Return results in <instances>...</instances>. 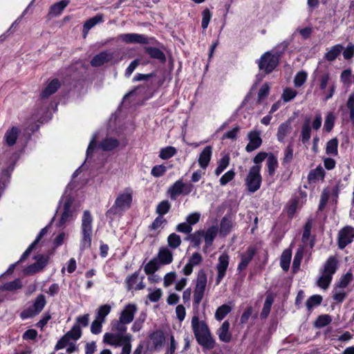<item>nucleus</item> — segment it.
<instances>
[{
	"label": "nucleus",
	"mask_w": 354,
	"mask_h": 354,
	"mask_svg": "<svg viewBox=\"0 0 354 354\" xmlns=\"http://www.w3.org/2000/svg\"><path fill=\"white\" fill-rule=\"evenodd\" d=\"M192 328L197 342L207 350L212 349L216 344L207 323L194 315L191 321Z\"/></svg>",
	"instance_id": "nucleus-1"
},
{
	"label": "nucleus",
	"mask_w": 354,
	"mask_h": 354,
	"mask_svg": "<svg viewBox=\"0 0 354 354\" xmlns=\"http://www.w3.org/2000/svg\"><path fill=\"white\" fill-rule=\"evenodd\" d=\"M192 328L197 342L207 350L212 349L216 344L207 323L194 315L191 321Z\"/></svg>",
	"instance_id": "nucleus-2"
},
{
	"label": "nucleus",
	"mask_w": 354,
	"mask_h": 354,
	"mask_svg": "<svg viewBox=\"0 0 354 354\" xmlns=\"http://www.w3.org/2000/svg\"><path fill=\"white\" fill-rule=\"evenodd\" d=\"M138 311L137 306L134 304H128L121 310L119 319L112 323L113 331L126 332L127 325L130 324L134 319Z\"/></svg>",
	"instance_id": "nucleus-3"
},
{
	"label": "nucleus",
	"mask_w": 354,
	"mask_h": 354,
	"mask_svg": "<svg viewBox=\"0 0 354 354\" xmlns=\"http://www.w3.org/2000/svg\"><path fill=\"white\" fill-rule=\"evenodd\" d=\"M218 233V228L216 226L208 227L205 230H198L195 232L190 236L191 242L194 243L196 247H198L202 241L204 240L205 248H209L216 237Z\"/></svg>",
	"instance_id": "nucleus-4"
},
{
	"label": "nucleus",
	"mask_w": 354,
	"mask_h": 354,
	"mask_svg": "<svg viewBox=\"0 0 354 354\" xmlns=\"http://www.w3.org/2000/svg\"><path fill=\"white\" fill-rule=\"evenodd\" d=\"M322 123V115L318 113H316L312 118H306L301 127V139L303 143L308 142L311 136V128L317 131L318 130Z\"/></svg>",
	"instance_id": "nucleus-5"
},
{
	"label": "nucleus",
	"mask_w": 354,
	"mask_h": 354,
	"mask_svg": "<svg viewBox=\"0 0 354 354\" xmlns=\"http://www.w3.org/2000/svg\"><path fill=\"white\" fill-rule=\"evenodd\" d=\"M261 165H254L250 167L245 178V185L250 192H257L261 185L262 178L261 175Z\"/></svg>",
	"instance_id": "nucleus-6"
},
{
	"label": "nucleus",
	"mask_w": 354,
	"mask_h": 354,
	"mask_svg": "<svg viewBox=\"0 0 354 354\" xmlns=\"http://www.w3.org/2000/svg\"><path fill=\"white\" fill-rule=\"evenodd\" d=\"M133 198V191L127 189L120 192L111 208L115 212H123L130 208Z\"/></svg>",
	"instance_id": "nucleus-7"
},
{
	"label": "nucleus",
	"mask_w": 354,
	"mask_h": 354,
	"mask_svg": "<svg viewBox=\"0 0 354 354\" xmlns=\"http://www.w3.org/2000/svg\"><path fill=\"white\" fill-rule=\"evenodd\" d=\"M58 212L60 214V223L64 225L72 221L75 216L74 209L72 207V200L69 197H63L61 200Z\"/></svg>",
	"instance_id": "nucleus-8"
},
{
	"label": "nucleus",
	"mask_w": 354,
	"mask_h": 354,
	"mask_svg": "<svg viewBox=\"0 0 354 354\" xmlns=\"http://www.w3.org/2000/svg\"><path fill=\"white\" fill-rule=\"evenodd\" d=\"M105 333L103 337V342L115 347H118L125 340H132V335L126 332L113 331Z\"/></svg>",
	"instance_id": "nucleus-9"
},
{
	"label": "nucleus",
	"mask_w": 354,
	"mask_h": 354,
	"mask_svg": "<svg viewBox=\"0 0 354 354\" xmlns=\"http://www.w3.org/2000/svg\"><path fill=\"white\" fill-rule=\"evenodd\" d=\"M319 86L324 95L325 100H328L333 97L336 88L335 82L331 80L330 75L328 73L320 76Z\"/></svg>",
	"instance_id": "nucleus-10"
},
{
	"label": "nucleus",
	"mask_w": 354,
	"mask_h": 354,
	"mask_svg": "<svg viewBox=\"0 0 354 354\" xmlns=\"http://www.w3.org/2000/svg\"><path fill=\"white\" fill-rule=\"evenodd\" d=\"M279 56L272 54L270 52L265 53L258 62L261 70L265 71L267 73H270L277 66Z\"/></svg>",
	"instance_id": "nucleus-11"
},
{
	"label": "nucleus",
	"mask_w": 354,
	"mask_h": 354,
	"mask_svg": "<svg viewBox=\"0 0 354 354\" xmlns=\"http://www.w3.org/2000/svg\"><path fill=\"white\" fill-rule=\"evenodd\" d=\"M82 335L80 326L75 325L62 338L58 341L55 346L56 350L62 349L69 344V342H76Z\"/></svg>",
	"instance_id": "nucleus-12"
},
{
	"label": "nucleus",
	"mask_w": 354,
	"mask_h": 354,
	"mask_svg": "<svg viewBox=\"0 0 354 354\" xmlns=\"http://www.w3.org/2000/svg\"><path fill=\"white\" fill-rule=\"evenodd\" d=\"M192 185H187L181 180L176 181L168 189V193L171 199L175 200L181 194H188L191 192Z\"/></svg>",
	"instance_id": "nucleus-13"
},
{
	"label": "nucleus",
	"mask_w": 354,
	"mask_h": 354,
	"mask_svg": "<svg viewBox=\"0 0 354 354\" xmlns=\"http://www.w3.org/2000/svg\"><path fill=\"white\" fill-rule=\"evenodd\" d=\"M230 257L227 254H222L218 259V263L216 268L217 271L216 284H219L225 277L229 266Z\"/></svg>",
	"instance_id": "nucleus-14"
},
{
	"label": "nucleus",
	"mask_w": 354,
	"mask_h": 354,
	"mask_svg": "<svg viewBox=\"0 0 354 354\" xmlns=\"http://www.w3.org/2000/svg\"><path fill=\"white\" fill-rule=\"evenodd\" d=\"M35 259L36 262L24 270L26 274H33L42 270L48 261V257L44 255H37Z\"/></svg>",
	"instance_id": "nucleus-15"
},
{
	"label": "nucleus",
	"mask_w": 354,
	"mask_h": 354,
	"mask_svg": "<svg viewBox=\"0 0 354 354\" xmlns=\"http://www.w3.org/2000/svg\"><path fill=\"white\" fill-rule=\"evenodd\" d=\"M354 239V228L346 226L339 232V247L344 248L346 245L351 243Z\"/></svg>",
	"instance_id": "nucleus-16"
},
{
	"label": "nucleus",
	"mask_w": 354,
	"mask_h": 354,
	"mask_svg": "<svg viewBox=\"0 0 354 354\" xmlns=\"http://www.w3.org/2000/svg\"><path fill=\"white\" fill-rule=\"evenodd\" d=\"M248 139L249 142L245 147V150L248 152H250L257 149L261 146L262 143L260 132L256 130H252L248 133Z\"/></svg>",
	"instance_id": "nucleus-17"
},
{
	"label": "nucleus",
	"mask_w": 354,
	"mask_h": 354,
	"mask_svg": "<svg viewBox=\"0 0 354 354\" xmlns=\"http://www.w3.org/2000/svg\"><path fill=\"white\" fill-rule=\"evenodd\" d=\"M46 305V299L44 295H39L33 304V309L31 310V312L29 311H24L21 314V317L22 319H26L29 317L33 316L39 312L41 311V310L44 308V307Z\"/></svg>",
	"instance_id": "nucleus-18"
},
{
	"label": "nucleus",
	"mask_w": 354,
	"mask_h": 354,
	"mask_svg": "<svg viewBox=\"0 0 354 354\" xmlns=\"http://www.w3.org/2000/svg\"><path fill=\"white\" fill-rule=\"evenodd\" d=\"M155 258L161 266L169 265L173 261V252L167 247H162Z\"/></svg>",
	"instance_id": "nucleus-19"
},
{
	"label": "nucleus",
	"mask_w": 354,
	"mask_h": 354,
	"mask_svg": "<svg viewBox=\"0 0 354 354\" xmlns=\"http://www.w3.org/2000/svg\"><path fill=\"white\" fill-rule=\"evenodd\" d=\"M119 39L127 44L138 43L147 44V39L142 35L136 33L122 34L119 36Z\"/></svg>",
	"instance_id": "nucleus-20"
},
{
	"label": "nucleus",
	"mask_w": 354,
	"mask_h": 354,
	"mask_svg": "<svg viewBox=\"0 0 354 354\" xmlns=\"http://www.w3.org/2000/svg\"><path fill=\"white\" fill-rule=\"evenodd\" d=\"M212 154V147L211 146L205 147L201 152L198 156V162L200 167L205 170L210 162Z\"/></svg>",
	"instance_id": "nucleus-21"
},
{
	"label": "nucleus",
	"mask_w": 354,
	"mask_h": 354,
	"mask_svg": "<svg viewBox=\"0 0 354 354\" xmlns=\"http://www.w3.org/2000/svg\"><path fill=\"white\" fill-rule=\"evenodd\" d=\"M254 249L253 248H248L245 252H243L242 254H241V261L238 266L237 270L239 272H241L244 270L247 266H248L249 263L252 259L254 254Z\"/></svg>",
	"instance_id": "nucleus-22"
},
{
	"label": "nucleus",
	"mask_w": 354,
	"mask_h": 354,
	"mask_svg": "<svg viewBox=\"0 0 354 354\" xmlns=\"http://www.w3.org/2000/svg\"><path fill=\"white\" fill-rule=\"evenodd\" d=\"M68 0H62L53 4L49 9L48 16L50 18L59 16L65 8L68 6Z\"/></svg>",
	"instance_id": "nucleus-23"
},
{
	"label": "nucleus",
	"mask_w": 354,
	"mask_h": 354,
	"mask_svg": "<svg viewBox=\"0 0 354 354\" xmlns=\"http://www.w3.org/2000/svg\"><path fill=\"white\" fill-rule=\"evenodd\" d=\"M220 341L223 342H229L232 339V334L230 332V323L228 321H225L221 326L217 330L216 332Z\"/></svg>",
	"instance_id": "nucleus-24"
},
{
	"label": "nucleus",
	"mask_w": 354,
	"mask_h": 354,
	"mask_svg": "<svg viewBox=\"0 0 354 354\" xmlns=\"http://www.w3.org/2000/svg\"><path fill=\"white\" fill-rule=\"evenodd\" d=\"M113 59V55L108 52H102L96 55L91 60V65L93 66H100L105 63L110 62Z\"/></svg>",
	"instance_id": "nucleus-25"
},
{
	"label": "nucleus",
	"mask_w": 354,
	"mask_h": 354,
	"mask_svg": "<svg viewBox=\"0 0 354 354\" xmlns=\"http://www.w3.org/2000/svg\"><path fill=\"white\" fill-rule=\"evenodd\" d=\"M20 133V129L17 127H12L8 129L4 135V140L9 146H12L15 144L17 139Z\"/></svg>",
	"instance_id": "nucleus-26"
},
{
	"label": "nucleus",
	"mask_w": 354,
	"mask_h": 354,
	"mask_svg": "<svg viewBox=\"0 0 354 354\" xmlns=\"http://www.w3.org/2000/svg\"><path fill=\"white\" fill-rule=\"evenodd\" d=\"M92 216L88 211H84L82 219V232L92 233Z\"/></svg>",
	"instance_id": "nucleus-27"
},
{
	"label": "nucleus",
	"mask_w": 354,
	"mask_h": 354,
	"mask_svg": "<svg viewBox=\"0 0 354 354\" xmlns=\"http://www.w3.org/2000/svg\"><path fill=\"white\" fill-rule=\"evenodd\" d=\"M292 129L291 123L290 121H287L281 124L279 127L277 131L278 140L283 141L286 136L290 133Z\"/></svg>",
	"instance_id": "nucleus-28"
},
{
	"label": "nucleus",
	"mask_w": 354,
	"mask_h": 354,
	"mask_svg": "<svg viewBox=\"0 0 354 354\" xmlns=\"http://www.w3.org/2000/svg\"><path fill=\"white\" fill-rule=\"evenodd\" d=\"M337 268V259L333 257H330V258H328V259L326 261L324 265L323 272L332 277L333 274L335 272Z\"/></svg>",
	"instance_id": "nucleus-29"
},
{
	"label": "nucleus",
	"mask_w": 354,
	"mask_h": 354,
	"mask_svg": "<svg viewBox=\"0 0 354 354\" xmlns=\"http://www.w3.org/2000/svg\"><path fill=\"white\" fill-rule=\"evenodd\" d=\"M60 86L59 82L57 80H53L50 81L41 93L42 97H48L50 95L53 94L57 91Z\"/></svg>",
	"instance_id": "nucleus-30"
},
{
	"label": "nucleus",
	"mask_w": 354,
	"mask_h": 354,
	"mask_svg": "<svg viewBox=\"0 0 354 354\" xmlns=\"http://www.w3.org/2000/svg\"><path fill=\"white\" fill-rule=\"evenodd\" d=\"M343 50V46L340 44L335 45L330 48L328 49L327 52L325 54L324 57L328 61H333L335 60L337 56L340 54V53Z\"/></svg>",
	"instance_id": "nucleus-31"
},
{
	"label": "nucleus",
	"mask_w": 354,
	"mask_h": 354,
	"mask_svg": "<svg viewBox=\"0 0 354 354\" xmlns=\"http://www.w3.org/2000/svg\"><path fill=\"white\" fill-rule=\"evenodd\" d=\"M161 266L160 263L154 257L145 266L144 271L147 274H152L159 270Z\"/></svg>",
	"instance_id": "nucleus-32"
},
{
	"label": "nucleus",
	"mask_w": 354,
	"mask_h": 354,
	"mask_svg": "<svg viewBox=\"0 0 354 354\" xmlns=\"http://www.w3.org/2000/svg\"><path fill=\"white\" fill-rule=\"evenodd\" d=\"M150 339L152 341L153 344L156 348H160L162 346L165 340L164 334L162 331L158 330L153 333Z\"/></svg>",
	"instance_id": "nucleus-33"
},
{
	"label": "nucleus",
	"mask_w": 354,
	"mask_h": 354,
	"mask_svg": "<svg viewBox=\"0 0 354 354\" xmlns=\"http://www.w3.org/2000/svg\"><path fill=\"white\" fill-rule=\"evenodd\" d=\"M111 306L109 304H104L100 306L96 313L95 319L104 322L106 317L110 313Z\"/></svg>",
	"instance_id": "nucleus-34"
},
{
	"label": "nucleus",
	"mask_w": 354,
	"mask_h": 354,
	"mask_svg": "<svg viewBox=\"0 0 354 354\" xmlns=\"http://www.w3.org/2000/svg\"><path fill=\"white\" fill-rule=\"evenodd\" d=\"M324 177V170L322 167H317L316 169L312 170L308 174V180L310 182H316L323 180Z\"/></svg>",
	"instance_id": "nucleus-35"
},
{
	"label": "nucleus",
	"mask_w": 354,
	"mask_h": 354,
	"mask_svg": "<svg viewBox=\"0 0 354 354\" xmlns=\"http://www.w3.org/2000/svg\"><path fill=\"white\" fill-rule=\"evenodd\" d=\"M266 166L268 174L272 176L278 166L277 159L272 153H270V156H268L266 160Z\"/></svg>",
	"instance_id": "nucleus-36"
},
{
	"label": "nucleus",
	"mask_w": 354,
	"mask_h": 354,
	"mask_svg": "<svg viewBox=\"0 0 354 354\" xmlns=\"http://www.w3.org/2000/svg\"><path fill=\"white\" fill-rule=\"evenodd\" d=\"M176 149L171 146H168L160 149L159 158L162 160H167L173 157L176 153Z\"/></svg>",
	"instance_id": "nucleus-37"
},
{
	"label": "nucleus",
	"mask_w": 354,
	"mask_h": 354,
	"mask_svg": "<svg viewBox=\"0 0 354 354\" xmlns=\"http://www.w3.org/2000/svg\"><path fill=\"white\" fill-rule=\"evenodd\" d=\"M291 257L292 252L288 249L285 250L281 254L280 264L282 269L285 271H287L289 268Z\"/></svg>",
	"instance_id": "nucleus-38"
},
{
	"label": "nucleus",
	"mask_w": 354,
	"mask_h": 354,
	"mask_svg": "<svg viewBox=\"0 0 354 354\" xmlns=\"http://www.w3.org/2000/svg\"><path fill=\"white\" fill-rule=\"evenodd\" d=\"M338 140L337 138H333L326 143V153L328 155L335 156L338 153L337 150Z\"/></svg>",
	"instance_id": "nucleus-39"
},
{
	"label": "nucleus",
	"mask_w": 354,
	"mask_h": 354,
	"mask_svg": "<svg viewBox=\"0 0 354 354\" xmlns=\"http://www.w3.org/2000/svg\"><path fill=\"white\" fill-rule=\"evenodd\" d=\"M336 117L333 112H328L326 115L324 123V129L327 132H330L335 124Z\"/></svg>",
	"instance_id": "nucleus-40"
},
{
	"label": "nucleus",
	"mask_w": 354,
	"mask_h": 354,
	"mask_svg": "<svg viewBox=\"0 0 354 354\" xmlns=\"http://www.w3.org/2000/svg\"><path fill=\"white\" fill-rule=\"evenodd\" d=\"M118 145V141L116 139L112 138H106L102 142L100 147L103 150H112L117 147Z\"/></svg>",
	"instance_id": "nucleus-41"
},
{
	"label": "nucleus",
	"mask_w": 354,
	"mask_h": 354,
	"mask_svg": "<svg viewBox=\"0 0 354 354\" xmlns=\"http://www.w3.org/2000/svg\"><path fill=\"white\" fill-rule=\"evenodd\" d=\"M48 230L47 227L43 228L39 232V235L36 238L35 241L28 247V248L22 254L20 261L25 259L30 253L31 250L34 248L35 245L39 242L41 237L46 233Z\"/></svg>",
	"instance_id": "nucleus-42"
},
{
	"label": "nucleus",
	"mask_w": 354,
	"mask_h": 354,
	"mask_svg": "<svg viewBox=\"0 0 354 354\" xmlns=\"http://www.w3.org/2000/svg\"><path fill=\"white\" fill-rule=\"evenodd\" d=\"M232 310V308L227 304H223L218 307L215 313V318L221 321Z\"/></svg>",
	"instance_id": "nucleus-43"
},
{
	"label": "nucleus",
	"mask_w": 354,
	"mask_h": 354,
	"mask_svg": "<svg viewBox=\"0 0 354 354\" xmlns=\"http://www.w3.org/2000/svg\"><path fill=\"white\" fill-rule=\"evenodd\" d=\"M230 158L228 156H223L218 162L214 173L216 176H219L229 165Z\"/></svg>",
	"instance_id": "nucleus-44"
},
{
	"label": "nucleus",
	"mask_w": 354,
	"mask_h": 354,
	"mask_svg": "<svg viewBox=\"0 0 354 354\" xmlns=\"http://www.w3.org/2000/svg\"><path fill=\"white\" fill-rule=\"evenodd\" d=\"M273 303V298L271 295H268L265 300L263 307L261 313V317L266 318L269 315L271 306Z\"/></svg>",
	"instance_id": "nucleus-45"
},
{
	"label": "nucleus",
	"mask_w": 354,
	"mask_h": 354,
	"mask_svg": "<svg viewBox=\"0 0 354 354\" xmlns=\"http://www.w3.org/2000/svg\"><path fill=\"white\" fill-rule=\"evenodd\" d=\"M167 167L164 165H157L152 167L151 175L155 178H160L165 175L167 171Z\"/></svg>",
	"instance_id": "nucleus-46"
},
{
	"label": "nucleus",
	"mask_w": 354,
	"mask_h": 354,
	"mask_svg": "<svg viewBox=\"0 0 354 354\" xmlns=\"http://www.w3.org/2000/svg\"><path fill=\"white\" fill-rule=\"evenodd\" d=\"M91 232H82V240L80 242L81 250H86L91 247Z\"/></svg>",
	"instance_id": "nucleus-47"
},
{
	"label": "nucleus",
	"mask_w": 354,
	"mask_h": 354,
	"mask_svg": "<svg viewBox=\"0 0 354 354\" xmlns=\"http://www.w3.org/2000/svg\"><path fill=\"white\" fill-rule=\"evenodd\" d=\"M207 283V277L203 272H201L198 274L197 278V283L195 290L205 292Z\"/></svg>",
	"instance_id": "nucleus-48"
},
{
	"label": "nucleus",
	"mask_w": 354,
	"mask_h": 354,
	"mask_svg": "<svg viewBox=\"0 0 354 354\" xmlns=\"http://www.w3.org/2000/svg\"><path fill=\"white\" fill-rule=\"evenodd\" d=\"M297 94V92L292 88H286L281 95V99L285 102H288L294 99Z\"/></svg>",
	"instance_id": "nucleus-49"
},
{
	"label": "nucleus",
	"mask_w": 354,
	"mask_h": 354,
	"mask_svg": "<svg viewBox=\"0 0 354 354\" xmlns=\"http://www.w3.org/2000/svg\"><path fill=\"white\" fill-rule=\"evenodd\" d=\"M332 277L330 275L322 272L321 277H319L317 281V284L320 288L323 289H326L328 287L329 284L330 283Z\"/></svg>",
	"instance_id": "nucleus-50"
},
{
	"label": "nucleus",
	"mask_w": 354,
	"mask_h": 354,
	"mask_svg": "<svg viewBox=\"0 0 354 354\" xmlns=\"http://www.w3.org/2000/svg\"><path fill=\"white\" fill-rule=\"evenodd\" d=\"M171 207V205L167 201H161L156 207V212L159 216H162L167 214Z\"/></svg>",
	"instance_id": "nucleus-51"
},
{
	"label": "nucleus",
	"mask_w": 354,
	"mask_h": 354,
	"mask_svg": "<svg viewBox=\"0 0 354 354\" xmlns=\"http://www.w3.org/2000/svg\"><path fill=\"white\" fill-rule=\"evenodd\" d=\"M322 301V297L320 295H315L311 296L306 301V306L308 309L310 310L315 306L319 305Z\"/></svg>",
	"instance_id": "nucleus-52"
},
{
	"label": "nucleus",
	"mask_w": 354,
	"mask_h": 354,
	"mask_svg": "<svg viewBox=\"0 0 354 354\" xmlns=\"http://www.w3.org/2000/svg\"><path fill=\"white\" fill-rule=\"evenodd\" d=\"M167 243L171 248H176L180 245L181 239L178 234L173 233L168 236Z\"/></svg>",
	"instance_id": "nucleus-53"
},
{
	"label": "nucleus",
	"mask_w": 354,
	"mask_h": 354,
	"mask_svg": "<svg viewBox=\"0 0 354 354\" xmlns=\"http://www.w3.org/2000/svg\"><path fill=\"white\" fill-rule=\"evenodd\" d=\"M147 53L153 58L163 61L165 59L163 53L156 48H147L146 49Z\"/></svg>",
	"instance_id": "nucleus-54"
},
{
	"label": "nucleus",
	"mask_w": 354,
	"mask_h": 354,
	"mask_svg": "<svg viewBox=\"0 0 354 354\" xmlns=\"http://www.w3.org/2000/svg\"><path fill=\"white\" fill-rule=\"evenodd\" d=\"M346 296V291L344 288H340L337 286L333 290V299L337 302H341L344 300Z\"/></svg>",
	"instance_id": "nucleus-55"
},
{
	"label": "nucleus",
	"mask_w": 354,
	"mask_h": 354,
	"mask_svg": "<svg viewBox=\"0 0 354 354\" xmlns=\"http://www.w3.org/2000/svg\"><path fill=\"white\" fill-rule=\"evenodd\" d=\"M332 319L328 315H320L315 322V326L318 328H322L329 324Z\"/></svg>",
	"instance_id": "nucleus-56"
},
{
	"label": "nucleus",
	"mask_w": 354,
	"mask_h": 354,
	"mask_svg": "<svg viewBox=\"0 0 354 354\" xmlns=\"http://www.w3.org/2000/svg\"><path fill=\"white\" fill-rule=\"evenodd\" d=\"M352 71L350 68L344 70L340 75V81L341 82L347 86H349L351 84V77Z\"/></svg>",
	"instance_id": "nucleus-57"
},
{
	"label": "nucleus",
	"mask_w": 354,
	"mask_h": 354,
	"mask_svg": "<svg viewBox=\"0 0 354 354\" xmlns=\"http://www.w3.org/2000/svg\"><path fill=\"white\" fill-rule=\"evenodd\" d=\"M103 20V17L102 15H96L94 17L88 20L84 25V28L86 30H89L93 28L94 26L100 22H102Z\"/></svg>",
	"instance_id": "nucleus-58"
},
{
	"label": "nucleus",
	"mask_w": 354,
	"mask_h": 354,
	"mask_svg": "<svg viewBox=\"0 0 354 354\" xmlns=\"http://www.w3.org/2000/svg\"><path fill=\"white\" fill-rule=\"evenodd\" d=\"M235 176V172L234 170L231 169L225 173L220 178V184L223 186L227 185L229 182H230Z\"/></svg>",
	"instance_id": "nucleus-59"
},
{
	"label": "nucleus",
	"mask_w": 354,
	"mask_h": 354,
	"mask_svg": "<svg viewBox=\"0 0 354 354\" xmlns=\"http://www.w3.org/2000/svg\"><path fill=\"white\" fill-rule=\"evenodd\" d=\"M307 73L304 71L299 72L294 79V84L296 87H300L306 82Z\"/></svg>",
	"instance_id": "nucleus-60"
},
{
	"label": "nucleus",
	"mask_w": 354,
	"mask_h": 354,
	"mask_svg": "<svg viewBox=\"0 0 354 354\" xmlns=\"http://www.w3.org/2000/svg\"><path fill=\"white\" fill-rule=\"evenodd\" d=\"M166 223V220L161 216H158L151 225V229L160 231Z\"/></svg>",
	"instance_id": "nucleus-61"
},
{
	"label": "nucleus",
	"mask_w": 354,
	"mask_h": 354,
	"mask_svg": "<svg viewBox=\"0 0 354 354\" xmlns=\"http://www.w3.org/2000/svg\"><path fill=\"white\" fill-rule=\"evenodd\" d=\"M177 274L176 272H169L167 273L163 278V286L165 287L170 286L176 278Z\"/></svg>",
	"instance_id": "nucleus-62"
},
{
	"label": "nucleus",
	"mask_w": 354,
	"mask_h": 354,
	"mask_svg": "<svg viewBox=\"0 0 354 354\" xmlns=\"http://www.w3.org/2000/svg\"><path fill=\"white\" fill-rule=\"evenodd\" d=\"M346 106L350 111V118L354 123V93L349 95L346 102Z\"/></svg>",
	"instance_id": "nucleus-63"
},
{
	"label": "nucleus",
	"mask_w": 354,
	"mask_h": 354,
	"mask_svg": "<svg viewBox=\"0 0 354 354\" xmlns=\"http://www.w3.org/2000/svg\"><path fill=\"white\" fill-rule=\"evenodd\" d=\"M202 15L203 18L201 21V26L203 29H206L212 18V14L209 9H205L203 11Z\"/></svg>",
	"instance_id": "nucleus-64"
}]
</instances>
